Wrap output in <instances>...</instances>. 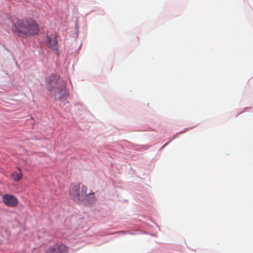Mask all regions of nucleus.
<instances>
[{
  "mask_svg": "<svg viewBox=\"0 0 253 253\" xmlns=\"http://www.w3.org/2000/svg\"><path fill=\"white\" fill-rule=\"evenodd\" d=\"M71 198L76 203L90 207L96 201L95 193L84 184H72L69 190Z\"/></svg>",
  "mask_w": 253,
  "mask_h": 253,
  "instance_id": "obj_2",
  "label": "nucleus"
},
{
  "mask_svg": "<svg viewBox=\"0 0 253 253\" xmlns=\"http://www.w3.org/2000/svg\"><path fill=\"white\" fill-rule=\"evenodd\" d=\"M19 172L15 171L12 173L11 176L13 179L15 181H19L22 177V174L19 169Z\"/></svg>",
  "mask_w": 253,
  "mask_h": 253,
  "instance_id": "obj_7",
  "label": "nucleus"
},
{
  "mask_svg": "<svg viewBox=\"0 0 253 253\" xmlns=\"http://www.w3.org/2000/svg\"><path fill=\"white\" fill-rule=\"evenodd\" d=\"M64 96H65V95H66V96H68V95H69V94H68V93H67L66 92V90H65V89H64Z\"/></svg>",
  "mask_w": 253,
  "mask_h": 253,
  "instance_id": "obj_8",
  "label": "nucleus"
},
{
  "mask_svg": "<svg viewBox=\"0 0 253 253\" xmlns=\"http://www.w3.org/2000/svg\"><path fill=\"white\" fill-rule=\"evenodd\" d=\"M14 35L19 37H29L40 32L38 23L32 18L18 19L12 22L11 28Z\"/></svg>",
  "mask_w": 253,
  "mask_h": 253,
  "instance_id": "obj_1",
  "label": "nucleus"
},
{
  "mask_svg": "<svg viewBox=\"0 0 253 253\" xmlns=\"http://www.w3.org/2000/svg\"><path fill=\"white\" fill-rule=\"evenodd\" d=\"M45 253H63V246L62 244H55L48 248Z\"/></svg>",
  "mask_w": 253,
  "mask_h": 253,
  "instance_id": "obj_6",
  "label": "nucleus"
},
{
  "mask_svg": "<svg viewBox=\"0 0 253 253\" xmlns=\"http://www.w3.org/2000/svg\"><path fill=\"white\" fill-rule=\"evenodd\" d=\"M2 201L7 207L10 208L15 207L18 204L17 198L9 194H4L2 196Z\"/></svg>",
  "mask_w": 253,
  "mask_h": 253,
  "instance_id": "obj_4",
  "label": "nucleus"
},
{
  "mask_svg": "<svg viewBox=\"0 0 253 253\" xmlns=\"http://www.w3.org/2000/svg\"><path fill=\"white\" fill-rule=\"evenodd\" d=\"M63 80L59 76L52 74L45 80L47 89L52 92L55 97L61 100L63 93Z\"/></svg>",
  "mask_w": 253,
  "mask_h": 253,
  "instance_id": "obj_3",
  "label": "nucleus"
},
{
  "mask_svg": "<svg viewBox=\"0 0 253 253\" xmlns=\"http://www.w3.org/2000/svg\"><path fill=\"white\" fill-rule=\"evenodd\" d=\"M64 253H65V252H66V247L65 246H64Z\"/></svg>",
  "mask_w": 253,
  "mask_h": 253,
  "instance_id": "obj_9",
  "label": "nucleus"
},
{
  "mask_svg": "<svg viewBox=\"0 0 253 253\" xmlns=\"http://www.w3.org/2000/svg\"><path fill=\"white\" fill-rule=\"evenodd\" d=\"M46 37V43L48 47L53 50H57V41L56 39V36L53 34L49 35L47 33Z\"/></svg>",
  "mask_w": 253,
  "mask_h": 253,
  "instance_id": "obj_5",
  "label": "nucleus"
}]
</instances>
